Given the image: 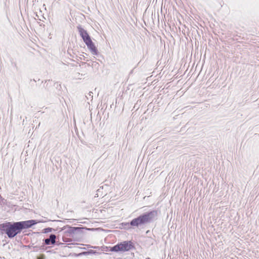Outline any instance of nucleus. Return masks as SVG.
<instances>
[{"label":"nucleus","mask_w":259,"mask_h":259,"mask_svg":"<svg viewBox=\"0 0 259 259\" xmlns=\"http://www.w3.org/2000/svg\"><path fill=\"white\" fill-rule=\"evenodd\" d=\"M134 248L133 243L130 241H125L113 246L111 251L114 252L128 251Z\"/></svg>","instance_id":"3"},{"label":"nucleus","mask_w":259,"mask_h":259,"mask_svg":"<svg viewBox=\"0 0 259 259\" xmlns=\"http://www.w3.org/2000/svg\"><path fill=\"white\" fill-rule=\"evenodd\" d=\"M56 236L54 234H51L49 238L43 240L45 245H54L56 243Z\"/></svg>","instance_id":"7"},{"label":"nucleus","mask_w":259,"mask_h":259,"mask_svg":"<svg viewBox=\"0 0 259 259\" xmlns=\"http://www.w3.org/2000/svg\"><path fill=\"white\" fill-rule=\"evenodd\" d=\"M157 215L158 212L156 210L147 211L133 219L127 225L131 226L133 228L143 227L156 220Z\"/></svg>","instance_id":"2"},{"label":"nucleus","mask_w":259,"mask_h":259,"mask_svg":"<svg viewBox=\"0 0 259 259\" xmlns=\"http://www.w3.org/2000/svg\"><path fill=\"white\" fill-rule=\"evenodd\" d=\"M77 28L78 30L79 35L81 37L84 42H86L88 40L91 39V37L88 34L87 30L82 28L80 25L77 26Z\"/></svg>","instance_id":"5"},{"label":"nucleus","mask_w":259,"mask_h":259,"mask_svg":"<svg viewBox=\"0 0 259 259\" xmlns=\"http://www.w3.org/2000/svg\"><path fill=\"white\" fill-rule=\"evenodd\" d=\"M84 43L87 46L88 48L90 50L93 55H97L98 54V50L94 42L92 41V39H90Z\"/></svg>","instance_id":"6"},{"label":"nucleus","mask_w":259,"mask_h":259,"mask_svg":"<svg viewBox=\"0 0 259 259\" xmlns=\"http://www.w3.org/2000/svg\"><path fill=\"white\" fill-rule=\"evenodd\" d=\"M37 223V222L34 220L14 223L8 222L1 224L0 229L9 238H12L20 233L22 230L29 228Z\"/></svg>","instance_id":"1"},{"label":"nucleus","mask_w":259,"mask_h":259,"mask_svg":"<svg viewBox=\"0 0 259 259\" xmlns=\"http://www.w3.org/2000/svg\"><path fill=\"white\" fill-rule=\"evenodd\" d=\"M93 94L92 92H90L89 93V96H91V98H93V96L92 95V94Z\"/></svg>","instance_id":"11"},{"label":"nucleus","mask_w":259,"mask_h":259,"mask_svg":"<svg viewBox=\"0 0 259 259\" xmlns=\"http://www.w3.org/2000/svg\"><path fill=\"white\" fill-rule=\"evenodd\" d=\"M63 240H64V241H65V242H68V241L67 240V239H66V240H64V239Z\"/></svg>","instance_id":"12"},{"label":"nucleus","mask_w":259,"mask_h":259,"mask_svg":"<svg viewBox=\"0 0 259 259\" xmlns=\"http://www.w3.org/2000/svg\"><path fill=\"white\" fill-rule=\"evenodd\" d=\"M96 253V251L93 250H90L88 251H85V252H81V253L78 254V255H88L89 254H92V253Z\"/></svg>","instance_id":"8"},{"label":"nucleus","mask_w":259,"mask_h":259,"mask_svg":"<svg viewBox=\"0 0 259 259\" xmlns=\"http://www.w3.org/2000/svg\"><path fill=\"white\" fill-rule=\"evenodd\" d=\"M36 259H46V257L44 254H40L37 257Z\"/></svg>","instance_id":"10"},{"label":"nucleus","mask_w":259,"mask_h":259,"mask_svg":"<svg viewBox=\"0 0 259 259\" xmlns=\"http://www.w3.org/2000/svg\"><path fill=\"white\" fill-rule=\"evenodd\" d=\"M65 235L67 237L74 238L80 236L82 232V228L66 226L64 228Z\"/></svg>","instance_id":"4"},{"label":"nucleus","mask_w":259,"mask_h":259,"mask_svg":"<svg viewBox=\"0 0 259 259\" xmlns=\"http://www.w3.org/2000/svg\"><path fill=\"white\" fill-rule=\"evenodd\" d=\"M53 230V229L52 228H46L43 230V232L45 233H48L52 232Z\"/></svg>","instance_id":"9"}]
</instances>
